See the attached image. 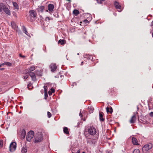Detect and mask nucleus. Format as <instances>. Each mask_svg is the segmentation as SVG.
Here are the masks:
<instances>
[{
	"instance_id": "nucleus-1",
	"label": "nucleus",
	"mask_w": 153,
	"mask_h": 153,
	"mask_svg": "<svg viewBox=\"0 0 153 153\" xmlns=\"http://www.w3.org/2000/svg\"><path fill=\"white\" fill-rule=\"evenodd\" d=\"M42 140V136L41 132H38L34 136V142L40 143Z\"/></svg>"
},
{
	"instance_id": "nucleus-2",
	"label": "nucleus",
	"mask_w": 153,
	"mask_h": 153,
	"mask_svg": "<svg viewBox=\"0 0 153 153\" xmlns=\"http://www.w3.org/2000/svg\"><path fill=\"white\" fill-rule=\"evenodd\" d=\"M34 135V132L33 131H30L28 133L26 136V140L29 142H31L33 140Z\"/></svg>"
},
{
	"instance_id": "nucleus-3",
	"label": "nucleus",
	"mask_w": 153,
	"mask_h": 153,
	"mask_svg": "<svg viewBox=\"0 0 153 153\" xmlns=\"http://www.w3.org/2000/svg\"><path fill=\"white\" fill-rule=\"evenodd\" d=\"M36 13L35 11L33 10H30L29 16L30 20L32 22L34 21L36 18Z\"/></svg>"
},
{
	"instance_id": "nucleus-4",
	"label": "nucleus",
	"mask_w": 153,
	"mask_h": 153,
	"mask_svg": "<svg viewBox=\"0 0 153 153\" xmlns=\"http://www.w3.org/2000/svg\"><path fill=\"white\" fill-rule=\"evenodd\" d=\"M88 131V134L91 135H95L97 133L96 129L93 127H89Z\"/></svg>"
},
{
	"instance_id": "nucleus-5",
	"label": "nucleus",
	"mask_w": 153,
	"mask_h": 153,
	"mask_svg": "<svg viewBox=\"0 0 153 153\" xmlns=\"http://www.w3.org/2000/svg\"><path fill=\"white\" fill-rule=\"evenodd\" d=\"M152 147V144H146L143 147L142 150L143 152H146L151 149Z\"/></svg>"
},
{
	"instance_id": "nucleus-6",
	"label": "nucleus",
	"mask_w": 153,
	"mask_h": 153,
	"mask_svg": "<svg viewBox=\"0 0 153 153\" xmlns=\"http://www.w3.org/2000/svg\"><path fill=\"white\" fill-rule=\"evenodd\" d=\"M1 6L2 7V10L8 15H10V12L8 8L6 7L4 4H1Z\"/></svg>"
},
{
	"instance_id": "nucleus-7",
	"label": "nucleus",
	"mask_w": 153,
	"mask_h": 153,
	"mask_svg": "<svg viewBox=\"0 0 153 153\" xmlns=\"http://www.w3.org/2000/svg\"><path fill=\"white\" fill-rule=\"evenodd\" d=\"M16 144H10L9 146L10 151L11 152L14 151L16 147Z\"/></svg>"
},
{
	"instance_id": "nucleus-8",
	"label": "nucleus",
	"mask_w": 153,
	"mask_h": 153,
	"mask_svg": "<svg viewBox=\"0 0 153 153\" xmlns=\"http://www.w3.org/2000/svg\"><path fill=\"white\" fill-rule=\"evenodd\" d=\"M50 68L52 71H54L56 69L57 67L55 63H52L51 65Z\"/></svg>"
},
{
	"instance_id": "nucleus-9",
	"label": "nucleus",
	"mask_w": 153,
	"mask_h": 153,
	"mask_svg": "<svg viewBox=\"0 0 153 153\" xmlns=\"http://www.w3.org/2000/svg\"><path fill=\"white\" fill-rule=\"evenodd\" d=\"M26 135V131L24 129H22L20 131V137L22 138H24Z\"/></svg>"
},
{
	"instance_id": "nucleus-10",
	"label": "nucleus",
	"mask_w": 153,
	"mask_h": 153,
	"mask_svg": "<svg viewBox=\"0 0 153 153\" xmlns=\"http://www.w3.org/2000/svg\"><path fill=\"white\" fill-rule=\"evenodd\" d=\"M114 5L117 9L119 10H118L119 12H120L122 11V10L121 9V6L117 2H115Z\"/></svg>"
},
{
	"instance_id": "nucleus-11",
	"label": "nucleus",
	"mask_w": 153,
	"mask_h": 153,
	"mask_svg": "<svg viewBox=\"0 0 153 153\" xmlns=\"http://www.w3.org/2000/svg\"><path fill=\"white\" fill-rule=\"evenodd\" d=\"M30 76L31 77L33 81H35L36 80V77L35 74L33 72H30L28 73Z\"/></svg>"
},
{
	"instance_id": "nucleus-12",
	"label": "nucleus",
	"mask_w": 153,
	"mask_h": 153,
	"mask_svg": "<svg viewBox=\"0 0 153 153\" xmlns=\"http://www.w3.org/2000/svg\"><path fill=\"white\" fill-rule=\"evenodd\" d=\"M54 8V5L52 4H49L48 6V10L50 12H52L53 11V9Z\"/></svg>"
},
{
	"instance_id": "nucleus-13",
	"label": "nucleus",
	"mask_w": 153,
	"mask_h": 153,
	"mask_svg": "<svg viewBox=\"0 0 153 153\" xmlns=\"http://www.w3.org/2000/svg\"><path fill=\"white\" fill-rule=\"evenodd\" d=\"M11 25L12 28L17 31V26L16 25L15 23L13 22H11Z\"/></svg>"
},
{
	"instance_id": "nucleus-14",
	"label": "nucleus",
	"mask_w": 153,
	"mask_h": 153,
	"mask_svg": "<svg viewBox=\"0 0 153 153\" xmlns=\"http://www.w3.org/2000/svg\"><path fill=\"white\" fill-rule=\"evenodd\" d=\"M136 117L135 115V114L131 118V119L130 121V123H134L136 120Z\"/></svg>"
},
{
	"instance_id": "nucleus-15",
	"label": "nucleus",
	"mask_w": 153,
	"mask_h": 153,
	"mask_svg": "<svg viewBox=\"0 0 153 153\" xmlns=\"http://www.w3.org/2000/svg\"><path fill=\"white\" fill-rule=\"evenodd\" d=\"M35 67L34 66H32L30 68H28L27 69V72L29 73L31 71H34L35 69Z\"/></svg>"
},
{
	"instance_id": "nucleus-16",
	"label": "nucleus",
	"mask_w": 153,
	"mask_h": 153,
	"mask_svg": "<svg viewBox=\"0 0 153 153\" xmlns=\"http://www.w3.org/2000/svg\"><path fill=\"white\" fill-rule=\"evenodd\" d=\"M27 148L26 146L25 145L22 147L21 149V152L22 153H26L27 152Z\"/></svg>"
},
{
	"instance_id": "nucleus-17",
	"label": "nucleus",
	"mask_w": 153,
	"mask_h": 153,
	"mask_svg": "<svg viewBox=\"0 0 153 153\" xmlns=\"http://www.w3.org/2000/svg\"><path fill=\"white\" fill-rule=\"evenodd\" d=\"M106 111L107 113H111L113 112V109L111 107L110 108L107 107L106 108Z\"/></svg>"
},
{
	"instance_id": "nucleus-18",
	"label": "nucleus",
	"mask_w": 153,
	"mask_h": 153,
	"mask_svg": "<svg viewBox=\"0 0 153 153\" xmlns=\"http://www.w3.org/2000/svg\"><path fill=\"white\" fill-rule=\"evenodd\" d=\"M44 7L43 6H40L38 8V11L39 12H42L44 9Z\"/></svg>"
},
{
	"instance_id": "nucleus-19",
	"label": "nucleus",
	"mask_w": 153,
	"mask_h": 153,
	"mask_svg": "<svg viewBox=\"0 0 153 153\" xmlns=\"http://www.w3.org/2000/svg\"><path fill=\"white\" fill-rule=\"evenodd\" d=\"M59 44H60L61 45H63L65 43V41L64 39H60L58 42Z\"/></svg>"
},
{
	"instance_id": "nucleus-20",
	"label": "nucleus",
	"mask_w": 153,
	"mask_h": 153,
	"mask_svg": "<svg viewBox=\"0 0 153 153\" xmlns=\"http://www.w3.org/2000/svg\"><path fill=\"white\" fill-rule=\"evenodd\" d=\"M63 131L64 133L66 134H69V131H68V128L67 127H64L63 129Z\"/></svg>"
},
{
	"instance_id": "nucleus-21",
	"label": "nucleus",
	"mask_w": 153,
	"mask_h": 153,
	"mask_svg": "<svg viewBox=\"0 0 153 153\" xmlns=\"http://www.w3.org/2000/svg\"><path fill=\"white\" fill-rule=\"evenodd\" d=\"M73 13L76 16H77L79 14V12L77 10H74L73 11Z\"/></svg>"
},
{
	"instance_id": "nucleus-22",
	"label": "nucleus",
	"mask_w": 153,
	"mask_h": 153,
	"mask_svg": "<svg viewBox=\"0 0 153 153\" xmlns=\"http://www.w3.org/2000/svg\"><path fill=\"white\" fill-rule=\"evenodd\" d=\"M13 6L15 7V8L17 9H19V6L16 3V2H13Z\"/></svg>"
},
{
	"instance_id": "nucleus-23",
	"label": "nucleus",
	"mask_w": 153,
	"mask_h": 153,
	"mask_svg": "<svg viewBox=\"0 0 153 153\" xmlns=\"http://www.w3.org/2000/svg\"><path fill=\"white\" fill-rule=\"evenodd\" d=\"M132 140V143H138L137 140L136 138L133 137Z\"/></svg>"
},
{
	"instance_id": "nucleus-24",
	"label": "nucleus",
	"mask_w": 153,
	"mask_h": 153,
	"mask_svg": "<svg viewBox=\"0 0 153 153\" xmlns=\"http://www.w3.org/2000/svg\"><path fill=\"white\" fill-rule=\"evenodd\" d=\"M35 73H36V74L39 76H42V73L41 72L39 71H38V70H36L35 71Z\"/></svg>"
},
{
	"instance_id": "nucleus-25",
	"label": "nucleus",
	"mask_w": 153,
	"mask_h": 153,
	"mask_svg": "<svg viewBox=\"0 0 153 153\" xmlns=\"http://www.w3.org/2000/svg\"><path fill=\"white\" fill-rule=\"evenodd\" d=\"M55 92V90L53 88H51V91H48V94L49 95H51L52 93H53Z\"/></svg>"
},
{
	"instance_id": "nucleus-26",
	"label": "nucleus",
	"mask_w": 153,
	"mask_h": 153,
	"mask_svg": "<svg viewBox=\"0 0 153 153\" xmlns=\"http://www.w3.org/2000/svg\"><path fill=\"white\" fill-rule=\"evenodd\" d=\"M100 119L101 121H103L104 119L103 118V115L101 113L99 114Z\"/></svg>"
},
{
	"instance_id": "nucleus-27",
	"label": "nucleus",
	"mask_w": 153,
	"mask_h": 153,
	"mask_svg": "<svg viewBox=\"0 0 153 153\" xmlns=\"http://www.w3.org/2000/svg\"><path fill=\"white\" fill-rule=\"evenodd\" d=\"M23 32L27 35L28 36V32L27 31L26 28L24 27L23 26Z\"/></svg>"
},
{
	"instance_id": "nucleus-28",
	"label": "nucleus",
	"mask_w": 153,
	"mask_h": 153,
	"mask_svg": "<svg viewBox=\"0 0 153 153\" xmlns=\"http://www.w3.org/2000/svg\"><path fill=\"white\" fill-rule=\"evenodd\" d=\"M3 65H6L9 66H10L11 65V63L8 62H6L2 64Z\"/></svg>"
},
{
	"instance_id": "nucleus-29",
	"label": "nucleus",
	"mask_w": 153,
	"mask_h": 153,
	"mask_svg": "<svg viewBox=\"0 0 153 153\" xmlns=\"http://www.w3.org/2000/svg\"><path fill=\"white\" fill-rule=\"evenodd\" d=\"M88 110L90 113H92L93 112L94 108L92 107H89Z\"/></svg>"
},
{
	"instance_id": "nucleus-30",
	"label": "nucleus",
	"mask_w": 153,
	"mask_h": 153,
	"mask_svg": "<svg viewBox=\"0 0 153 153\" xmlns=\"http://www.w3.org/2000/svg\"><path fill=\"white\" fill-rule=\"evenodd\" d=\"M43 87L44 89L45 94H46L47 95V96L48 95H47V87L46 86H44Z\"/></svg>"
},
{
	"instance_id": "nucleus-31",
	"label": "nucleus",
	"mask_w": 153,
	"mask_h": 153,
	"mask_svg": "<svg viewBox=\"0 0 153 153\" xmlns=\"http://www.w3.org/2000/svg\"><path fill=\"white\" fill-rule=\"evenodd\" d=\"M140 152L139 149H136L134 150L133 153H140Z\"/></svg>"
},
{
	"instance_id": "nucleus-32",
	"label": "nucleus",
	"mask_w": 153,
	"mask_h": 153,
	"mask_svg": "<svg viewBox=\"0 0 153 153\" xmlns=\"http://www.w3.org/2000/svg\"><path fill=\"white\" fill-rule=\"evenodd\" d=\"M47 115L48 117L49 118L51 117V114L49 111L47 112Z\"/></svg>"
},
{
	"instance_id": "nucleus-33",
	"label": "nucleus",
	"mask_w": 153,
	"mask_h": 153,
	"mask_svg": "<svg viewBox=\"0 0 153 153\" xmlns=\"http://www.w3.org/2000/svg\"><path fill=\"white\" fill-rule=\"evenodd\" d=\"M105 0H97L98 3L101 4L102 1H103Z\"/></svg>"
},
{
	"instance_id": "nucleus-34",
	"label": "nucleus",
	"mask_w": 153,
	"mask_h": 153,
	"mask_svg": "<svg viewBox=\"0 0 153 153\" xmlns=\"http://www.w3.org/2000/svg\"><path fill=\"white\" fill-rule=\"evenodd\" d=\"M1 4H3L2 3H0V12H1L2 10V7L1 6Z\"/></svg>"
},
{
	"instance_id": "nucleus-35",
	"label": "nucleus",
	"mask_w": 153,
	"mask_h": 153,
	"mask_svg": "<svg viewBox=\"0 0 153 153\" xmlns=\"http://www.w3.org/2000/svg\"><path fill=\"white\" fill-rule=\"evenodd\" d=\"M28 75H25L24 76V79H27L28 77Z\"/></svg>"
},
{
	"instance_id": "nucleus-36",
	"label": "nucleus",
	"mask_w": 153,
	"mask_h": 153,
	"mask_svg": "<svg viewBox=\"0 0 153 153\" xmlns=\"http://www.w3.org/2000/svg\"><path fill=\"white\" fill-rule=\"evenodd\" d=\"M113 151L112 150H107L106 151V152L107 153H111Z\"/></svg>"
},
{
	"instance_id": "nucleus-37",
	"label": "nucleus",
	"mask_w": 153,
	"mask_h": 153,
	"mask_svg": "<svg viewBox=\"0 0 153 153\" xmlns=\"http://www.w3.org/2000/svg\"><path fill=\"white\" fill-rule=\"evenodd\" d=\"M150 116L152 117H153V112H151L150 113Z\"/></svg>"
},
{
	"instance_id": "nucleus-38",
	"label": "nucleus",
	"mask_w": 153,
	"mask_h": 153,
	"mask_svg": "<svg viewBox=\"0 0 153 153\" xmlns=\"http://www.w3.org/2000/svg\"><path fill=\"white\" fill-rule=\"evenodd\" d=\"M19 56L20 57H22V58H25V56H23V55H22L21 54H19Z\"/></svg>"
},
{
	"instance_id": "nucleus-39",
	"label": "nucleus",
	"mask_w": 153,
	"mask_h": 153,
	"mask_svg": "<svg viewBox=\"0 0 153 153\" xmlns=\"http://www.w3.org/2000/svg\"><path fill=\"white\" fill-rule=\"evenodd\" d=\"M84 22L85 23H87L88 22V21L87 20H84Z\"/></svg>"
},
{
	"instance_id": "nucleus-40",
	"label": "nucleus",
	"mask_w": 153,
	"mask_h": 153,
	"mask_svg": "<svg viewBox=\"0 0 153 153\" xmlns=\"http://www.w3.org/2000/svg\"><path fill=\"white\" fill-rule=\"evenodd\" d=\"M3 143V140L1 139H0V143Z\"/></svg>"
},
{
	"instance_id": "nucleus-41",
	"label": "nucleus",
	"mask_w": 153,
	"mask_h": 153,
	"mask_svg": "<svg viewBox=\"0 0 153 153\" xmlns=\"http://www.w3.org/2000/svg\"><path fill=\"white\" fill-rule=\"evenodd\" d=\"M79 115L81 117H82V115L81 112H80L79 114Z\"/></svg>"
},
{
	"instance_id": "nucleus-42",
	"label": "nucleus",
	"mask_w": 153,
	"mask_h": 153,
	"mask_svg": "<svg viewBox=\"0 0 153 153\" xmlns=\"http://www.w3.org/2000/svg\"><path fill=\"white\" fill-rule=\"evenodd\" d=\"M151 25V26H152L153 27V21L152 22Z\"/></svg>"
},
{
	"instance_id": "nucleus-43",
	"label": "nucleus",
	"mask_w": 153,
	"mask_h": 153,
	"mask_svg": "<svg viewBox=\"0 0 153 153\" xmlns=\"http://www.w3.org/2000/svg\"><path fill=\"white\" fill-rule=\"evenodd\" d=\"M10 143H12V144H13V143H16V142H12Z\"/></svg>"
},
{
	"instance_id": "nucleus-44",
	"label": "nucleus",
	"mask_w": 153,
	"mask_h": 153,
	"mask_svg": "<svg viewBox=\"0 0 153 153\" xmlns=\"http://www.w3.org/2000/svg\"><path fill=\"white\" fill-rule=\"evenodd\" d=\"M80 150H78V151L76 153H80Z\"/></svg>"
},
{
	"instance_id": "nucleus-45",
	"label": "nucleus",
	"mask_w": 153,
	"mask_h": 153,
	"mask_svg": "<svg viewBox=\"0 0 153 153\" xmlns=\"http://www.w3.org/2000/svg\"><path fill=\"white\" fill-rule=\"evenodd\" d=\"M3 144H0V148L3 146Z\"/></svg>"
},
{
	"instance_id": "nucleus-46",
	"label": "nucleus",
	"mask_w": 153,
	"mask_h": 153,
	"mask_svg": "<svg viewBox=\"0 0 153 153\" xmlns=\"http://www.w3.org/2000/svg\"><path fill=\"white\" fill-rule=\"evenodd\" d=\"M30 85L28 84L27 85V88L29 89V86Z\"/></svg>"
},
{
	"instance_id": "nucleus-47",
	"label": "nucleus",
	"mask_w": 153,
	"mask_h": 153,
	"mask_svg": "<svg viewBox=\"0 0 153 153\" xmlns=\"http://www.w3.org/2000/svg\"><path fill=\"white\" fill-rule=\"evenodd\" d=\"M83 64V62H82L81 63V65H82Z\"/></svg>"
},
{
	"instance_id": "nucleus-48",
	"label": "nucleus",
	"mask_w": 153,
	"mask_h": 153,
	"mask_svg": "<svg viewBox=\"0 0 153 153\" xmlns=\"http://www.w3.org/2000/svg\"><path fill=\"white\" fill-rule=\"evenodd\" d=\"M2 65H2V64L0 65V68L1 66Z\"/></svg>"
},
{
	"instance_id": "nucleus-49",
	"label": "nucleus",
	"mask_w": 153,
	"mask_h": 153,
	"mask_svg": "<svg viewBox=\"0 0 153 153\" xmlns=\"http://www.w3.org/2000/svg\"><path fill=\"white\" fill-rule=\"evenodd\" d=\"M67 0L68 1H69V2H70V1H71V0Z\"/></svg>"
},
{
	"instance_id": "nucleus-50",
	"label": "nucleus",
	"mask_w": 153,
	"mask_h": 153,
	"mask_svg": "<svg viewBox=\"0 0 153 153\" xmlns=\"http://www.w3.org/2000/svg\"><path fill=\"white\" fill-rule=\"evenodd\" d=\"M134 144V145H139V144Z\"/></svg>"
},
{
	"instance_id": "nucleus-51",
	"label": "nucleus",
	"mask_w": 153,
	"mask_h": 153,
	"mask_svg": "<svg viewBox=\"0 0 153 153\" xmlns=\"http://www.w3.org/2000/svg\"><path fill=\"white\" fill-rule=\"evenodd\" d=\"M82 153H85V152H83Z\"/></svg>"
},
{
	"instance_id": "nucleus-52",
	"label": "nucleus",
	"mask_w": 153,
	"mask_h": 153,
	"mask_svg": "<svg viewBox=\"0 0 153 153\" xmlns=\"http://www.w3.org/2000/svg\"><path fill=\"white\" fill-rule=\"evenodd\" d=\"M45 94V96H46V95H47V94Z\"/></svg>"
},
{
	"instance_id": "nucleus-53",
	"label": "nucleus",
	"mask_w": 153,
	"mask_h": 153,
	"mask_svg": "<svg viewBox=\"0 0 153 153\" xmlns=\"http://www.w3.org/2000/svg\"><path fill=\"white\" fill-rule=\"evenodd\" d=\"M77 54L78 55H79V53H77Z\"/></svg>"
}]
</instances>
